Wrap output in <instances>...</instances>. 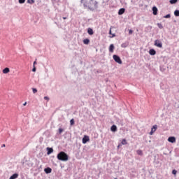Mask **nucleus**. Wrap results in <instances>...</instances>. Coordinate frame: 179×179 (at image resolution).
I'll list each match as a JSON object with an SVG mask.
<instances>
[{
  "mask_svg": "<svg viewBox=\"0 0 179 179\" xmlns=\"http://www.w3.org/2000/svg\"><path fill=\"white\" fill-rule=\"evenodd\" d=\"M174 15H175V16L178 17L179 16V10H176L174 11Z\"/></svg>",
  "mask_w": 179,
  "mask_h": 179,
  "instance_id": "nucleus-22",
  "label": "nucleus"
},
{
  "mask_svg": "<svg viewBox=\"0 0 179 179\" xmlns=\"http://www.w3.org/2000/svg\"><path fill=\"white\" fill-rule=\"evenodd\" d=\"M164 19H170L171 17V15L167 14L166 15L164 16Z\"/></svg>",
  "mask_w": 179,
  "mask_h": 179,
  "instance_id": "nucleus-23",
  "label": "nucleus"
},
{
  "mask_svg": "<svg viewBox=\"0 0 179 179\" xmlns=\"http://www.w3.org/2000/svg\"><path fill=\"white\" fill-rule=\"evenodd\" d=\"M63 19L65 20V19H66V17H63Z\"/></svg>",
  "mask_w": 179,
  "mask_h": 179,
  "instance_id": "nucleus-40",
  "label": "nucleus"
},
{
  "mask_svg": "<svg viewBox=\"0 0 179 179\" xmlns=\"http://www.w3.org/2000/svg\"><path fill=\"white\" fill-rule=\"evenodd\" d=\"M172 174H173V176H177V170L173 169V170L172 171Z\"/></svg>",
  "mask_w": 179,
  "mask_h": 179,
  "instance_id": "nucleus-29",
  "label": "nucleus"
},
{
  "mask_svg": "<svg viewBox=\"0 0 179 179\" xmlns=\"http://www.w3.org/2000/svg\"><path fill=\"white\" fill-rule=\"evenodd\" d=\"M87 33L90 34V36H93L94 34V31H93V29L92 28L87 29Z\"/></svg>",
  "mask_w": 179,
  "mask_h": 179,
  "instance_id": "nucleus-11",
  "label": "nucleus"
},
{
  "mask_svg": "<svg viewBox=\"0 0 179 179\" xmlns=\"http://www.w3.org/2000/svg\"><path fill=\"white\" fill-rule=\"evenodd\" d=\"M80 3L83 6L84 9H88L92 12L99 8V2L94 0H80Z\"/></svg>",
  "mask_w": 179,
  "mask_h": 179,
  "instance_id": "nucleus-1",
  "label": "nucleus"
},
{
  "mask_svg": "<svg viewBox=\"0 0 179 179\" xmlns=\"http://www.w3.org/2000/svg\"><path fill=\"white\" fill-rule=\"evenodd\" d=\"M10 69L8 67H6L4 69H3V73H9Z\"/></svg>",
  "mask_w": 179,
  "mask_h": 179,
  "instance_id": "nucleus-16",
  "label": "nucleus"
},
{
  "mask_svg": "<svg viewBox=\"0 0 179 179\" xmlns=\"http://www.w3.org/2000/svg\"><path fill=\"white\" fill-rule=\"evenodd\" d=\"M47 155H51V153L54 152V149H52V148H47Z\"/></svg>",
  "mask_w": 179,
  "mask_h": 179,
  "instance_id": "nucleus-13",
  "label": "nucleus"
},
{
  "mask_svg": "<svg viewBox=\"0 0 179 179\" xmlns=\"http://www.w3.org/2000/svg\"><path fill=\"white\" fill-rule=\"evenodd\" d=\"M26 104H27V102H25L24 103H23V106H26Z\"/></svg>",
  "mask_w": 179,
  "mask_h": 179,
  "instance_id": "nucleus-39",
  "label": "nucleus"
},
{
  "mask_svg": "<svg viewBox=\"0 0 179 179\" xmlns=\"http://www.w3.org/2000/svg\"><path fill=\"white\" fill-rule=\"evenodd\" d=\"M2 148H5V144H3V145H2Z\"/></svg>",
  "mask_w": 179,
  "mask_h": 179,
  "instance_id": "nucleus-41",
  "label": "nucleus"
},
{
  "mask_svg": "<svg viewBox=\"0 0 179 179\" xmlns=\"http://www.w3.org/2000/svg\"><path fill=\"white\" fill-rule=\"evenodd\" d=\"M109 52H114V44H110L109 46Z\"/></svg>",
  "mask_w": 179,
  "mask_h": 179,
  "instance_id": "nucleus-15",
  "label": "nucleus"
},
{
  "mask_svg": "<svg viewBox=\"0 0 179 179\" xmlns=\"http://www.w3.org/2000/svg\"><path fill=\"white\" fill-rule=\"evenodd\" d=\"M153 134H155L153 131H152V130L150 132V135H153Z\"/></svg>",
  "mask_w": 179,
  "mask_h": 179,
  "instance_id": "nucleus-35",
  "label": "nucleus"
},
{
  "mask_svg": "<svg viewBox=\"0 0 179 179\" xmlns=\"http://www.w3.org/2000/svg\"><path fill=\"white\" fill-rule=\"evenodd\" d=\"M44 171L46 174H50V173L52 171V169L50 167H47L44 169Z\"/></svg>",
  "mask_w": 179,
  "mask_h": 179,
  "instance_id": "nucleus-7",
  "label": "nucleus"
},
{
  "mask_svg": "<svg viewBox=\"0 0 179 179\" xmlns=\"http://www.w3.org/2000/svg\"><path fill=\"white\" fill-rule=\"evenodd\" d=\"M36 64H37V62H34V65H36Z\"/></svg>",
  "mask_w": 179,
  "mask_h": 179,
  "instance_id": "nucleus-37",
  "label": "nucleus"
},
{
  "mask_svg": "<svg viewBox=\"0 0 179 179\" xmlns=\"http://www.w3.org/2000/svg\"><path fill=\"white\" fill-rule=\"evenodd\" d=\"M113 37H115V34H112L111 38H113Z\"/></svg>",
  "mask_w": 179,
  "mask_h": 179,
  "instance_id": "nucleus-36",
  "label": "nucleus"
},
{
  "mask_svg": "<svg viewBox=\"0 0 179 179\" xmlns=\"http://www.w3.org/2000/svg\"><path fill=\"white\" fill-rule=\"evenodd\" d=\"M157 26L159 29H163V24H162V23H157Z\"/></svg>",
  "mask_w": 179,
  "mask_h": 179,
  "instance_id": "nucleus-27",
  "label": "nucleus"
},
{
  "mask_svg": "<svg viewBox=\"0 0 179 179\" xmlns=\"http://www.w3.org/2000/svg\"><path fill=\"white\" fill-rule=\"evenodd\" d=\"M44 100H47V101H50V98L48 96H44Z\"/></svg>",
  "mask_w": 179,
  "mask_h": 179,
  "instance_id": "nucleus-32",
  "label": "nucleus"
},
{
  "mask_svg": "<svg viewBox=\"0 0 179 179\" xmlns=\"http://www.w3.org/2000/svg\"><path fill=\"white\" fill-rule=\"evenodd\" d=\"M124 13H125V8H120L118 11V15L121 16V15H124Z\"/></svg>",
  "mask_w": 179,
  "mask_h": 179,
  "instance_id": "nucleus-9",
  "label": "nucleus"
},
{
  "mask_svg": "<svg viewBox=\"0 0 179 179\" xmlns=\"http://www.w3.org/2000/svg\"><path fill=\"white\" fill-rule=\"evenodd\" d=\"M32 72H36V66H34L33 69H32Z\"/></svg>",
  "mask_w": 179,
  "mask_h": 179,
  "instance_id": "nucleus-34",
  "label": "nucleus"
},
{
  "mask_svg": "<svg viewBox=\"0 0 179 179\" xmlns=\"http://www.w3.org/2000/svg\"><path fill=\"white\" fill-rule=\"evenodd\" d=\"M17 177H19V174L14 173L9 178V179H16Z\"/></svg>",
  "mask_w": 179,
  "mask_h": 179,
  "instance_id": "nucleus-14",
  "label": "nucleus"
},
{
  "mask_svg": "<svg viewBox=\"0 0 179 179\" xmlns=\"http://www.w3.org/2000/svg\"><path fill=\"white\" fill-rule=\"evenodd\" d=\"M155 45L156 47H158L159 48H163V43L159 39H157V40L155 41Z\"/></svg>",
  "mask_w": 179,
  "mask_h": 179,
  "instance_id": "nucleus-4",
  "label": "nucleus"
},
{
  "mask_svg": "<svg viewBox=\"0 0 179 179\" xmlns=\"http://www.w3.org/2000/svg\"><path fill=\"white\" fill-rule=\"evenodd\" d=\"M90 43V40L89 38H85L83 40V43L87 45Z\"/></svg>",
  "mask_w": 179,
  "mask_h": 179,
  "instance_id": "nucleus-17",
  "label": "nucleus"
},
{
  "mask_svg": "<svg viewBox=\"0 0 179 179\" xmlns=\"http://www.w3.org/2000/svg\"><path fill=\"white\" fill-rule=\"evenodd\" d=\"M62 132H64V129L59 128V135H61L62 134Z\"/></svg>",
  "mask_w": 179,
  "mask_h": 179,
  "instance_id": "nucleus-28",
  "label": "nucleus"
},
{
  "mask_svg": "<svg viewBox=\"0 0 179 179\" xmlns=\"http://www.w3.org/2000/svg\"><path fill=\"white\" fill-rule=\"evenodd\" d=\"M157 12H158L157 7L153 6V7H152V14H153L155 16H156V15H157Z\"/></svg>",
  "mask_w": 179,
  "mask_h": 179,
  "instance_id": "nucleus-8",
  "label": "nucleus"
},
{
  "mask_svg": "<svg viewBox=\"0 0 179 179\" xmlns=\"http://www.w3.org/2000/svg\"><path fill=\"white\" fill-rule=\"evenodd\" d=\"M177 2H178V0H170L169 3H171V5H174V3H177Z\"/></svg>",
  "mask_w": 179,
  "mask_h": 179,
  "instance_id": "nucleus-19",
  "label": "nucleus"
},
{
  "mask_svg": "<svg viewBox=\"0 0 179 179\" xmlns=\"http://www.w3.org/2000/svg\"><path fill=\"white\" fill-rule=\"evenodd\" d=\"M110 131L112 132H117V126L115 124H113L110 127Z\"/></svg>",
  "mask_w": 179,
  "mask_h": 179,
  "instance_id": "nucleus-10",
  "label": "nucleus"
},
{
  "mask_svg": "<svg viewBox=\"0 0 179 179\" xmlns=\"http://www.w3.org/2000/svg\"><path fill=\"white\" fill-rule=\"evenodd\" d=\"M109 34H111V29H110V31H109Z\"/></svg>",
  "mask_w": 179,
  "mask_h": 179,
  "instance_id": "nucleus-38",
  "label": "nucleus"
},
{
  "mask_svg": "<svg viewBox=\"0 0 179 179\" xmlns=\"http://www.w3.org/2000/svg\"><path fill=\"white\" fill-rule=\"evenodd\" d=\"M122 145H127V140L126 139H122L121 142Z\"/></svg>",
  "mask_w": 179,
  "mask_h": 179,
  "instance_id": "nucleus-26",
  "label": "nucleus"
},
{
  "mask_svg": "<svg viewBox=\"0 0 179 179\" xmlns=\"http://www.w3.org/2000/svg\"><path fill=\"white\" fill-rule=\"evenodd\" d=\"M121 47H122V48H127V47H128V43L125 42V43H122Z\"/></svg>",
  "mask_w": 179,
  "mask_h": 179,
  "instance_id": "nucleus-18",
  "label": "nucleus"
},
{
  "mask_svg": "<svg viewBox=\"0 0 179 179\" xmlns=\"http://www.w3.org/2000/svg\"><path fill=\"white\" fill-rule=\"evenodd\" d=\"M136 153H137V155H138V156H142V155H143V152H142L141 150H138L136 151Z\"/></svg>",
  "mask_w": 179,
  "mask_h": 179,
  "instance_id": "nucleus-21",
  "label": "nucleus"
},
{
  "mask_svg": "<svg viewBox=\"0 0 179 179\" xmlns=\"http://www.w3.org/2000/svg\"><path fill=\"white\" fill-rule=\"evenodd\" d=\"M57 159L61 162H68L69 157L68 154L65 153L64 151H61L59 154H57Z\"/></svg>",
  "mask_w": 179,
  "mask_h": 179,
  "instance_id": "nucleus-2",
  "label": "nucleus"
},
{
  "mask_svg": "<svg viewBox=\"0 0 179 179\" xmlns=\"http://www.w3.org/2000/svg\"><path fill=\"white\" fill-rule=\"evenodd\" d=\"M32 92L34 94H36V93H37V90L36 88H32Z\"/></svg>",
  "mask_w": 179,
  "mask_h": 179,
  "instance_id": "nucleus-31",
  "label": "nucleus"
},
{
  "mask_svg": "<svg viewBox=\"0 0 179 179\" xmlns=\"http://www.w3.org/2000/svg\"><path fill=\"white\" fill-rule=\"evenodd\" d=\"M89 141H90L89 136H84V137L83 138V143L85 145V143H87Z\"/></svg>",
  "mask_w": 179,
  "mask_h": 179,
  "instance_id": "nucleus-5",
  "label": "nucleus"
},
{
  "mask_svg": "<svg viewBox=\"0 0 179 179\" xmlns=\"http://www.w3.org/2000/svg\"><path fill=\"white\" fill-rule=\"evenodd\" d=\"M19 3H24L26 0H18Z\"/></svg>",
  "mask_w": 179,
  "mask_h": 179,
  "instance_id": "nucleus-30",
  "label": "nucleus"
},
{
  "mask_svg": "<svg viewBox=\"0 0 179 179\" xmlns=\"http://www.w3.org/2000/svg\"><path fill=\"white\" fill-rule=\"evenodd\" d=\"M70 125H75V120H73V119H71V120H70Z\"/></svg>",
  "mask_w": 179,
  "mask_h": 179,
  "instance_id": "nucleus-24",
  "label": "nucleus"
},
{
  "mask_svg": "<svg viewBox=\"0 0 179 179\" xmlns=\"http://www.w3.org/2000/svg\"><path fill=\"white\" fill-rule=\"evenodd\" d=\"M134 33V31L132 29L129 30V34H132Z\"/></svg>",
  "mask_w": 179,
  "mask_h": 179,
  "instance_id": "nucleus-33",
  "label": "nucleus"
},
{
  "mask_svg": "<svg viewBox=\"0 0 179 179\" xmlns=\"http://www.w3.org/2000/svg\"><path fill=\"white\" fill-rule=\"evenodd\" d=\"M34 0H27V3H30L31 5H33L34 3Z\"/></svg>",
  "mask_w": 179,
  "mask_h": 179,
  "instance_id": "nucleus-25",
  "label": "nucleus"
},
{
  "mask_svg": "<svg viewBox=\"0 0 179 179\" xmlns=\"http://www.w3.org/2000/svg\"><path fill=\"white\" fill-rule=\"evenodd\" d=\"M156 129H157V125L155 124L152 127L151 131L155 133L156 132Z\"/></svg>",
  "mask_w": 179,
  "mask_h": 179,
  "instance_id": "nucleus-20",
  "label": "nucleus"
},
{
  "mask_svg": "<svg viewBox=\"0 0 179 179\" xmlns=\"http://www.w3.org/2000/svg\"><path fill=\"white\" fill-rule=\"evenodd\" d=\"M168 142H170L171 143H176V137H174V136L169 137Z\"/></svg>",
  "mask_w": 179,
  "mask_h": 179,
  "instance_id": "nucleus-6",
  "label": "nucleus"
},
{
  "mask_svg": "<svg viewBox=\"0 0 179 179\" xmlns=\"http://www.w3.org/2000/svg\"><path fill=\"white\" fill-rule=\"evenodd\" d=\"M149 54L150 55H156V50L155 49H150Z\"/></svg>",
  "mask_w": 179,
  "mask_h": 179,
  "instance_id": "nucleus-12",
  "label": "nucleus"
},
{
  "mask_svg": "<svg viewBox=\"0 0 179 179\" xmlns=\"http://www.w3.org/2000/svg\"><path fill=\"white\" fill-rule=\"evenodd\" d=\"M113 58L114 61H115L120 65H121L122 64V60H121V57H120V56H118L117 55H114L113 56Z\"/></svg>",
  "mask_w": 179,
  "mask_h": 179,
  "instance_id": "nucleus-3",
  "label": "nucleus"
}]
</instances>
